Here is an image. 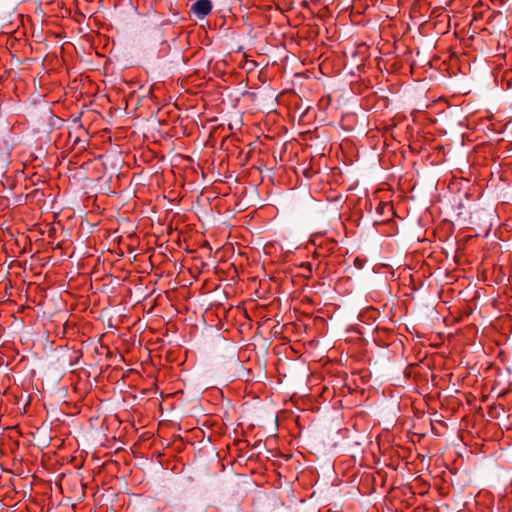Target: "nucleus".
Segmentation results:
<instances>
[{
  "mask_svg": "<svg viewBox=\"0 0 512 512\" xmlns=\"http://www.w3.org/2000/svg\"><path fill=\"white\" fill-rule=\"evenodd\" d=\"M211 0H196L190 7L192 13L198 19H203L212 11Z\"/></svg>",
  "mask_w": 512,
  "mask_h": 512,
  "instance_id": "nucleus-1",
  "label": "nucleus"
},
{
  "mask_svg": "<svg viewBox=\"0 0 512 512\" xmlns=\"http://www.w3.org/2000/svg\"><path fill=\"white\" fill-rule=\"evenodd\" d=\"M230 363L233 366H235L236 368H242V364H241L239 358L237 356H235V355L231 358Z\"/></svg>",
  "mask_w": 512,
  "mask_h": 512,
  "instance_id": "nucleus-2",
  "label": "nucleus"
},
{
  "mask_svg": "<svg viewBox=\"0 0 512 512\" xmlns=\"http://www.w3.org/2000/svg\"><path fill=\"white\" fill-rule=\"evenodd\" d=\"M187 481L192 482V478H191V477H188V478H187Z\"/></svg>",
  "mask_w": 512,
  "mask_h": 512,
  "instance_id": "nucleus-3",
  "label": "nucleus"
}]
</instances>
